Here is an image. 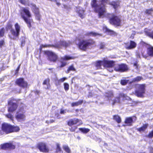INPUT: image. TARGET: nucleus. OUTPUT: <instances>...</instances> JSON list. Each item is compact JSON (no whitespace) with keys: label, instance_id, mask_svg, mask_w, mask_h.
I'll return each instance as SVG.
<instances>
[{"label":"nucleus","instance_id":"5701e85b","mask_svg":"<svg viewBox=\"0 0 153 153\" xmlns=\"http://www.w3.org/2000/svg\"><path fill=\"white\" fill-rule=\"evenodd\" d=\"M148 126V124L146 123L143 124V125L140 127L137 128V130L139 132H144L147 128Z\"/></svg>","mask_w":153,"mask_h":153},{"label":"nucleus","instance_id":"9d476101","mask_svg":"<svg viewBox=\"0 0 153 153\" xmlns=\"http://www.w3.org/2000/svg\"><path fill=\"white\" fill-rule=\"evenodd\" d=\"M16 101V99L11 98L8 101V104L10 106L8 109V111L9 112H12L16 111L17 108L18 104L16 103L13 102V101Z\"/></svg>","mask_w":153,"mask_h":153},{"label":"nucleus","instance_id":"052dcab7","mask_svg":"<svg viewBox=\"0 0 153 153\" xmlns=\"http://www.w3.org/2000/svg\"><path fill=\"white\" fill-rule=\"evenodd\" d=\"M66 113L65 111L62 109H60V113L61 114H64Z\"/></svg>","mask_w":153,"mask_h":153},{"label":"nucleus","instance_id":"6e6d98bb","mask_svg":"<svg viewBox=\"0 0 153 153\" xmlns=\"http://www.w3.org/2000/svg\"><path fill=\"white\" fill-rule=\"evenodd\" d=\"M54 122V120L53 119H51L49 121L46 120V123H51Z\"/></svg>","mask_w":153,"mask_h":153},{"label":"nucleus","instance_id":"c9c22d12","mask_svg":"<svg viewBox=\"0 0 153 153\" xmlns=\"http://www.w3.org/2000/svg\"><path fill=\"white\" fill-rule=\"evenodd\" d=\"M43 47V48H50V47H59V45H51V44H45V45H41Z\"/></svg>","mask_w":153,"mask_h":153},{"label":"nucleus","instance_id":"774afa93","mask_svg":"<svg viewBox=\"0 0 153 153\" xmlns=\"http://www.w3.org/2000/svg\"><path fill=\"white\" fill-rule=\"evenodd\" d=\"M142 102V101H137L134 102V104H137V103H141Z\"/></svg>","mask_w":153,"mask_h":153},{"label":"nucleus","instance_id":"412c9836","mask_svg":"<svg viewBox=\"0 0 153 153\" xmlns=\"http://www.w3.org/2000/svg\"><path fill=\"white\" fill-rule=\"evenodd\" d=\"M143 80V78L142 76H137L132 79L130 82V83L138 82Z\"/></svg>","mask_w":153,"mask_h":153},{"label":"nucleus","instance_id":"69168bd1","mask_svg":"<svg viewBox=\"0 0 153 153\" xmlns=\"http://www.w3.org/2000/svg\"><path fill=\"white\" fill-rule=\"evenodd\" d=\"M79 16L82 19H83L84 18L83 15V14H82V13H79Z\"/></svg>","mask_w":153,"mask_h":153},{"label":"nucleus","instance_id":"2eb2a0df","mask_svg":"<svg viewBox=\"0 0 153 153\" xmlns=\"http://www.w3.org/2000/svg\"><path fill=\"white\" fill-rule=\"evenodd\" d=\"M103 66L105 68H112L114 65L115 62L113 60H109L105 58L103 59Z\"/></svg>","mask_w":153,"mask_h":153},{"label":"nucleus","instance_id":"4c0bfd02","mask_svg":"<svg viewBox=\"0 0 153 153\" xmlns=\"http://www.w3.org/2000/svg\"><path fill=\"white\" fill-rule=\"evenodd\" d=\"M6 117L10 119V120H13V116L11 113H9L5 115Z\"/></svg>","mask_w":153,"mask_h":153},{"label":"nucleus","instance_id":"6ab92c4d","mask_svg":"<svg viewBox=\"0 0 153 153\" xmlns=\"http://www.w3.org/2000/svg\"><path fill=\"white\" fill-rule=\"evenodd\" d=\"M137 46V44L133 41H130V44L128 46L125 47L126 48L127 50H131Z\"/></svg>","mask_w":153,"mask_h":153},{"label":"nucleus","instance_id":"20e7f679","mask_svg":"<svg viewBox=\"0 0 153 153\" xmlns=\"http://www.w3.org/2000/svg\"><path fill=\"white\" fill-rule=\"evenodd\" d=\"M20 13L22 19L24 20L28 27L30 28L32 26L31 23L33 22V19L29 18L31 17V14L29 8L27 7H23L20 11Z\"/></svg>","mask_w":153,"mask_h":153},{"label":"nucleus","instance_id":"f257e3e1","mask_svg":"<svg viewBox=\"0 0 153 153\" xmlns=\"http://www.w3.org/2000/svg\"><path fill=\"white\" fill-rule=\"evenodd\" d=\"M101 4H98L97 3V0H92L91 4V7L94 8L95 12L98 13V18H103L105 16L106 11L105 8V4H107L109 0H108L106 2H102L100 0Z\"/></svg>","mask_w":153,"mask_h":153},{"label":"nucleus","instance_id":"49530a36","mask_svg":"<svg viewBox=\"0 0 153 153\" xmlns=\"http://www.w3.org/2000/svg\"><path fill=\"white\" fill-rule=\"evenodd\" d=\"M34 15L36 17V19L39 21H40L41 16L40 14V13L34 14Z\"/></svg>","mask_w":153,"mask_h":153},{"label":"nucleus","instance_id":"423d86ee","mask_svg":"<svg viewBox=\"0 0 153 153\" xmlns=\"http://www.w3.org/2000/svg\"><path fill=\"white\" fill-rule=\"evenodd\" d=\"M67 124L68 126L70 127L69 128L70 131L71 132H74L77 128V126L74 125H77V126H80L82 125L83 123L81 119L74 118L68 120L67 121Z\"/></svg>","mask_w":153,"mask_h":153},{"label":"nucleus","instance_id":"c756f323","mask_svg":"<svg viewBox=\"0 0 153 153\" xmlns=\"http://www.w3.org/2000/svg\"><path fill=\"white\" fill-rule=\"evenodd\" d=\"M62 149L66 153H71V150L68 145H63L62 146Z\"/></svg>","mask_w":153,"mask_h":153},{"label":"nucleus","instance_id":"1a4fd4ad","mask_svg":"<svg viewBox=\"0 0 153 153\" xmlns=\"http://www.w3.org/2000/svg\"><path fill=\"white\" fill-rule=\"evenodd\" d=\"M44 54L48 57V60L51 62H55L58 59V56L54 52L52 51L46 50L44 51Z\"/></svg>","mask_w":153,"mask_h":153},{"label":"nucleus","instance_id":"de8ad7c7","mask_svg":"<svg viewBox=\"0 0 153 153\" xmlns=\"http://www.w3.org/2000/svg\"><path fill=\"white\" fill-rule=\"evenodd\" d=\"M127 83V81L125 79H122L120 81V84L123 85H126Z\"/></svg>","mask_w":153,"mask_h":153},{"label":"nucleus","instance_id":"338daca9","mask_svg":"<svg viewBox=\"0 0 153 153\" xmlns=\"http://www.w3.org/2000/svg\"><path fill=\"white\" fill-rule=\"evenodd\" d=\"M43 48V47L42 46V45H41L39 48V50L40 53L41 52Z\"/></svg>","mask_w":153,"mask_h":153},{"label":"nucleus","instance_id":"393cba45","mask_svg":"<svg viewBox=\"0 0 153 153\" xmlns=\"http://www.w3.org/2000/svg\"><path fill=\"white\" fill-rule=\"evenodd\" d=\"M85 35L86 36H91L93 37H95L97 36H101V34L92 31L87 32L85 34Z\"/></svg>","mask_w":153,"mask_h":153},{"label":"nucleus","instance_id":"bf43d9fd","mask_svg":"<svg viewBox=\"0 0 153 153\" xmlns=\"http://www.w3.org/2000/svg\"><path fill=\"white\" fill-rule=\"evenodd\" d=\"M136 56L137 57L139 58H141V53L139 52H137L136 53Z\"/></svg>","mask_w":153,"mask_h":153},{"label":"nucleus","instance_id":"3c124183","mask_svg":"<svg viewBox=\"0 0 153 153\" xmlns=\"http://www.w3.org/2000/svg\"><path fill=\"white\" fill-rule=\"evenodd\" d=\"M20 66H21V64H19L18 65V67H17L16 69V70L15 71V75H17V74L18 73V71L20 69Z\"/></svg>","mask_w":153,"mask_h":153},{"label":"nucleus","instance_id":"dca6fc26","mask_svg":"<svg viewBox=\"0 0 153 153\" xmlns=\"http://www.w3.org/2000/svg\"><path fill=\"white\" fill-rule=\"evenodd\" d=\"M1 148L4 150L7 149H14L16 148V146L11 143H7L1 145Z\"/></svg>","mask_w":153,"mask_h":153},{"label":"nucleus","instance_id":"72a5a7b5","mask_svg":"<svg viewBox=\"0 0 153 153\" xmlns=\"http://www.w3.org/2000/svg\"><path fill=\"white\" fill-rule=\"evenodd\" d=\"M59 45L66 47L68 46V44L65 41L61 40L59 42Z\"/></svg>","mask_w":153,"mask_h":153},{"label":"nucleus","instance_id":"0eeeda50","mask_svg":"<svg viewBox=\"0 0 153 153\" xmlns=\"http://www.w3.org/2000/svg\"><path fill=\"white\" fill-rule=\"evenodd\" d=\"M121 19L118 16L112 14L109 19V22L112 25L115 27H120L122 25Z\"/></svg>","mask_w":153,"mask_h":153},{"label":"nucleus","instance_id":"58836bf2","mask_svg":"<svg viewBox=\"0 0 153 153\" xmlns=\"http://www.w3.org/2000/svg\"><path fill=\"white\" fill-rule=\"evenodd\" d=\"M64 61H63L61 59L60 62L61 63V64L60 65L57 67V68H62L64 67L67 65V62Z\"/></svg>","mask_w":153,"mask_h":153},{"label":"nucleus","instance_id":"f03ea898","mask_svg":"<svg viewBox=\"0 0 153 153\" xmlns=\"http://www.w3.org/2000/svg\"><path fill=\"white\" fill-rule=\"evenodd\" d=\"M13 26L12 22L10 20L7 22L5 28L7 30H10L11 34L13 37L11 36L10 38L13 40H15L16 38H19L21 27L18 23H16L14 25L15 29L13 28Z\"/></svg>","mask_w":153,"mask_h":153},{"label":"nucleus","instance_id":"9b49d317","mask_svg":"<svg viewBox=\"0 0 153 153\" xmlns=\"http://www.w3.org/2000/svg\"><path fill=\"white\" fill-rule=\"evenodd\" d=\"M36 147L41 152L47 153L49 152V149L46 144L43 142L38 143L36 146Z\"/></svg>","mask_w":153,"mask_h":153},{"label":"nucleus","instance_id":"4d7b16f0","mask_svg":"<svg viewBox=\"0 0 153 153\" xmlns=\"http://www.w3.org/2000/svg\"><path fill=\"white\" fill-rule=\"evenodd\" d=\"M133 66L135 67L136 69H137L138 68V65L137 64V61L135 62L133 64Z\"/></svg>","mask_w":153,"mask_h":153},{"label":"nucleus","instance_id":"f8f14e48","mask_svg":"<svg viewBox=\"0 0 153 153\" xmlns=\"http://www.w3.org/2000/svg\"><path fill=\"white\" fill-rule=\"evenodd\" d=\"M15 83L16 85L21 88H28L27 82L25 81L23 78L17 79L16 80Z\"/></svg>","mask_w":153,"mask_h":153},{"label":"nucleus","instance_id":"0e129e2a","mask_svg":"<svg viewBox=\"0 0 153 153\" xmlns=\"http://www.w3.org/2000/svg\"><path fill=\"white\" fill-rule=\"evenodd\" d=\"M140 44L142 45H146L148 44L143 41H141Z\"/></svg>","mask_w":153,"mask_h":153},{"label":"nucleus","instance_id":"f3484780","mask_svg":"<svg viewBox=\"0 0 153 153\" xmlns=\"http://www.w3.org/2000/svg\"><path fill=\"white\" fill-rule=\"evenodd\" d=\"M15 117L18 121H24L25 119V115L24 113H19L17 112L15 116Z\"/></svg>","mask_w":153,"mask_h":153},{"label":"nucleus","instance_id":"e433bc0d","mask_svg":"<svg viewBox=\"0 0 153 153\" xmlns=\"http://www.w3.org/2000/svg\"><path fill=\"white\" fill-rule=\"evenodd\" d=\"M145 33L146 35L153 39V31L152 32L146 31Z\"/></svg>","mask_w":153,"mask_h":153},{"label":"nucleus","instance_id":"4be33fe9","mask_svg":"<svg viewBox=\"0 0 153 153\" xmlns=\"http://www.w3.org/2000/svg\"><path fill=\"white\" fill-rule=\"evenodd\" d=\"M147 54L148 56L153 57V46H149L147 48Z\"/></svg>","mask_w":153,"mask_h":153},{"label":"nucleus","instance_id":"09e8293b","mask_svg":"<svg viewBox=\"0 0 153 153\" xmlns=\"http://www.w3.org/2000/svg\"><path fill=\"white\" fill-rule=\"evenodd\" d=\"M108 95L107 96V97H114V94L112 92H108L106 93Z\"/></svg>","mask_w":153,"mask_h":153},{"label":"nucleus","instance_id":"bb28decb","mask_svg":"<svg viewBox=\"0 0 153 153\" xmlns=\"http://www.w3.org/2000/svg\"><path fill=\"white\" fill-rule=\"evenodd\" d=\"M50 82V79L49 78L45 79L43 81L42 84L43 85H47V87L46 88V89H49L50 88L51 85Z\"/></svg>","mask_w":153,"mask_h":153},{"label":"nucleus","instance_id":"13d9d810","mask_svg":"<svg viewBox=\"0 0 153 153\" xmlns=\"http://www.w3.org/2000/svg\"><path fill=\"white\" fill-rule=\"evenodd\" d=\"M63 8L66 10H68L70 9V7L66 5H63Z\"/></svg>","mask_w":153,"mask_h":153},{"label":"nucleus","instance_id":"e2e57ef3","mask_svg":"<svg viewBox=\"0 0 153 153\" xmlns=\"http://www.w3.org/2000/svg\"><path fill=\"white\" fill-rule=\"evenodd\" d=\"M55 116L56 117L57 119H60V115L58 113H56L55 114Z\"/></svg>","mask_w":153,"mask_h":153},{"label":"nucleus","instance_id":"aec40b11","mask_svg":"<svg viewBox=\"0 0 153 153\" xmlns=\"http://www.w3.org/2000/svg\"><path fill=\"white\" fill-rule=\"evenodd\" d=\"M120 2L119 0H116L115 1H113L110 2L109 4L112 6L115 9H116L120 6Z\"/></svg>","mask_w":153,"mask_h":153},{"label":"nucleus","instance_id":"5fc2aeb1","mask_svg":"<svg viewBox=\"0 0 153 153\" xmlns=\"http://www.w3.org/2000/svg\"><path fill=\"white\" fill-rule=\"evenodd\" d=\"M67 79V78L65 77H63L62 78H61L59 80V82H63L64 81Z\"/></svg>","mask_w":153,"mask_h":153},{"label":"nucleus","instance_id":"473e14b6","mask_svg":"<svg viewBox=\"0 0 153 153\" xmlns=\"http://www.w3.org/2000/svg\"><path fill=\"white\" fill-rule=\"evenodd\" d=\"M75 57L74 56H68L65 55L63 57L61 58V60L63 61H68L70 59H74Z\"/></svg>","mask_w":153,"mask_h":153},{"label":"nucleus","instance_id":"79ce46f5","mask_svg":"<svg viewBox=\"0 0 153 153\" xmlns=\"http://www.w3.org/2000/svg\"><path fill=\"white\" fill-rule=\"evenodd\" d=\"M26 38L24 37H22V39L21 41V46H24L25 43Z\"/></svg>","mask_w":153,"mask_h":153},{"label":"nucleus","instance_id":"ddd939ff","mask_svg":"<svg viewBox=\"0 0 153 153\" xmlns=\"http://www.w3.org/2000/svg\"><path fill=\"white\" fill-rule=\"evenodd\" d=\"M128 70L127 65L124 64H117L114 67V70L116 72H123Z\"/></svg>","mask_w":153,"mask_h":153},{"label":"nucleus","instance_id":"39448f33","mask_svg":"<svg viewBox=\"0 0 153 153\" xmlns=\"http://www.w3.org/2000/svg\"><path fill=\"white\" fill-rule=\"evenodd\" d=\"M1 130L6 134L19 132L20 128L19 126L4 123L1 125Z\"/></svg>","mask_w":153,"mask_h":153},{"label":"nucleus","instance_id":"a18cd8bd","mask_svg":"<svg viewBox=\"0 0 153 153\" xmlns=\"http://www.w3.org/2000/svg\"><path fill=\"white\" fill-rule=\"evenodd\" d=\"M120 97H116L112 103L113 105H114L116 102H120Z\"/></svg>","mask_w":153,"mask_h":153},{"label":"nucleus","instance_id":"2f4dec72","mask_svg":"<svg viewBox=\"0 0 153 153\" xmlns=\"http://www.w3.org/2000/svg\"><path fill=\"white\" fill-rule=\"evenodd\" d=\"M75 71L76 69L74 67V65L72 64L68 67L65 72L67 74H68L71 71Z\"/></svg>","mask_w":153,"mask_h":153},{"label":"nucleus","instance_id":"4468645a","mask_svg":"<svg viewBox=\"0 0 153 153\" xmlns=\"http://www.w3.org/2000/svg\"><path fill=\"white\" fill-rule=\"evenodd\" d=\"M137 119V117L135 116L127 117L125 119L124 123L126 126H132L133 123L136 121Z\"/></svg>","mask_w":153,"mask_h":153},{"label":"nucleus","instance_id":"f704fd0d","mask_svg":"<svg viewBox=\"0 0 153 153\" xmlns=\"http://www.w3.org/2000/svg\"><path fill=\"white\" fill-rule=\"evenodd\" d=\"M79 130L82 133L85 134L87 133L90 130L88 128H79Z\"/></svg>","mask_w":153,"mask_h":153},{"label":"nucleus","instance_id":"8fccbe9b","mask_svg":"<svg viewBox=\"0 0 153 153\" xmlns=\"http://www.w3.org/2000/svg\"><path fill=\"white\" fill-rule=\"evenodd\" d=\"M148 137L149 138H152L153 137V130L149 133Z\"/></svg>","mask_w":153,"mask_h":153},{"label":"nucleus","instance_id":"a211bd4d","mask_svg":"<svg viewBox=\"0 0 153 153\" xmlns=\"http://www.w3.org/2000/svg\"><path fill=\"white\" fill-rule=\"evenodd\" d=\"M103 30H105V32L108 33V34L110 35L114 36L117 35V33L115 32L108 28L106 26L103 27Z\"/></svg>","mask_w":153,"mask_h":153},{"label":"nucleus","instance_id":"6e6552de","mask_svg":"<svg viewBox=\"0 0 153 153\" xmlns=\"http://www.w3.org/2000/svg\"><path fill=\"white\" fill-rule=\"evenodd\" d=\"M137 88L134 91V94L138 97L143 98L146 91V85L145 84H137Z\"/></svg>","mask_w":153,"mask_h":153},{"label":"nucleus","instance_id":"a878e982","mask_svg":"<svg viewBox=\"0 0 153 153\" xmlns=\"http://www.w3.org/2000/svg\"><path fill=\"white\" fill-rule=\"evenodd\" d=\"M30 5L32 7L33 11L34 14L40 13L39 7H37L36 4H31Z\"/></svg>","mask_w":153,"mask_h":153},{"label":"nucleus","instance_id":"7ed1b4c3","mask_svg":"<svg viewBox=\"0 0 153 153\" xmlns=\"http://www.w3.org/2000/svg\"><path fill=\"white\" fill-rule=\"evenodd\" d=\"M79 42L77 45L78 48L83 51H86L90 47L95 45V41L92 39H80L78 38Z\"/></svg>","mask_w":153,"mask_h":153},{"label":"nucleus","instance_id":"603ef678","mask_svg":"<svg viewBox=\"0 0 153 153\" xmlns=\"http://www.w3.org/2000/svg\"><path fill=\"white\" fill-rule=\"evenodd\" d=\"M105 47V45L103 43H100V49H103Z\"/></svg>","mask_w":153,"mask_h":153},{"label":"nucleus","instance_id":"864d4df0","mask_svg":"<svg viewBox=\"0 0 153 153\" xmlns=\"http://www.w3.org/2000/svg\"><path fill=\"white\" fill-rule=\"evenodd\" d=\"M4 44V39L0 40V48H1L2 46Z\"/></svg>","mask_w":153,"mask_h":153},{"label":"nucleus","instance_id":"680f3d73","mask_svg":"<svg viewBox=\"0 0 153 153\" xmlns=\"http://www.w3.org/2000/svg\"><path fill=\"white\" fill-rule=\"evenodd\" d=\"M19 2L22 4L25 5L26 4V1L25 0H20Z\"/></svg>","mask_w":153,"mask_h":153},{"label":"nucleus","instance_id":"b1692460","mask_svg":"<svg viewBox=\"0 0 153 153\" xmlns=\"http://www.w3.org/2000/svg\"><path fill=\"white\" fill-rule=\"evenodd\" d=\"M95 65L97 69H101V66H103V59L102 60H99L96 61L95 62Z\"/></svg>","mask_w":153,"mask_h":153},{"label":"nucleus","instance_id":"ea45409f","mask_svg":"<svg viewBox=\"0 0 153 153\" xmlns=\"http://www.w3.org/2000/svg\"><path fill=\"white\" fill-rule=\"evenodd\" d=\"M63 85L65 91H67L68 90L69 88V84L67 82H65Z\"/></svg>","mask_w":153,"mask_h":153},{"label":"nucleus","instance_id":"c85d7f7f","mask_svg":"<svg viewBox=\"0 0 153 153\" xmlns=\"http://www.w3.org/2000/svg\"><path fill=\"white\" fill-rule=\"evenodd\" d=\"M56 147L55 149L56 152V153H63V151L62 150V148L60 147V144L58 143H56Z\"/></svg>","mask_w":153,"mask_h":153},{"label":"nucleus","instance_id":"c03bdc74","mask_svg":"<svg viewBox=\"0 0 153 153\" xmlns=\"http://www.w3.org/2000/svg\"><path fill=\"white\" fill-rule=\"evenodd\" d=\"M141 55L144 58L146 59L148 57V55L145 54V51L143 50H141L140 51Z\"/></svg>","mask_w":153,"mask_h":153},{"label":"nucleus","instance_id":"7c9ffc66","mask_svg":"<svg viewBox=\"0 0 153 153\" xmlns=\"http://www.w3.org/2000/svg\"><path fill=\"white\" fill-rule=\"evenodd\" d=\"M83 102L82 100H79L76 102H72L71 104V106L72 107L78 106L79 105H81Z\"/></svg>","mask_w":153,"mask_h":153},{"label":"nucleus","instance_id":"37998d69","mask_svg":"<svg viewBox=\"0 0 153 153\" xmlns=\"http://www.w3.org/2000/svg\"><path fill=\"white\" fill-rule=\"evenodd\" d=\"M152 12H153V8H152L149 9H146L145 13L146 14L150 15Z\"/></svg>","mask_w":153,"mask_h":153},{"label":"nucleus","instance_id":"cd10ccee","mask_svg":"<svg viewBox=\"0 0 153 153\" xmlns=\"http://www.w3.org/2000/svg\"><path fill=\"white\" fill-rule=\"evenodd\" d=\"M113 119L116 122L118 123H120L121 122L122 120L120 117L118 115H114L113 116Z\"/></svg>","mask_w":153,"mask_h":153},{"label":"nucleus","instance_id":"a19ab883","mask_svg":"<svg viewBox=\"0 0 153 153\" xmlns=\"http://www.w3.org/2000/svg\"><path fill=\"white\" fill-rule=\"evenodd\" d=\"M5 33V30L4 27L0 29V37L4 36Z\"/></svg>","mask_w":153,"mask_h":153}]
</instances>
